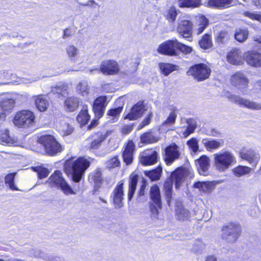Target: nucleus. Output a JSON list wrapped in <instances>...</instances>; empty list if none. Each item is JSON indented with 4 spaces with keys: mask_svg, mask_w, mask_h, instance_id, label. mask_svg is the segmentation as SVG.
<instances>
[{
    "mask_svg": "<svg viewBox=\"0 0 261 261\" xmlns=\"http://www.w3.org/2000/svg\"><path fill=\"white\" fill-rule=\"evenodd\" d=\"M90 165V162L85 156H79L76 159L71 157L65 161L64 171L67 175H71L72 181L77 183L81 180Z\"/></svg>",
    "mask_w": 261,
    "mask_h": 261,
    "instance_id": "nucleus-1",
    "label": "nucleus"
},
{
    "mask_svg": "<svg viewBox=\"0 0 261 261\" xmlns=\"http://www.w3.org/2000/svg\"><path fill=\"white\" fill-rule=\"evenodd\" d=\"M213 161L216 170L220 172L226 171L231 166L236 163L235 156L228 150L215 153Z\"/></svg>",
    "mask_w": 261,
    "mask_h": 261,
    "instance_id": "nucleus-2",
    "label": "nucleus"
},
{
    "mask_svg": "<svg viewBox=\"0 0 261 261\" xmlns=\"http://www.w3.org/2000/svg\"><path fill=\"white\" fill-rule=\"evenodd\" d=\"M46 183L51 188L60 189L66 195L75 194L59 170H55L48 177Z\"/></svg>",
    "mask_w": 261,
    "mask_h": 261,
    "instance_id": "nucleus-3",
    "label": "nucleus"
},
{
    "mask_svg": "<svg viewBox=\"0 0 261 261\" xmlns=\"http://www.w3.org/2000/svg\"><path fill=\"white\" fill-rule=\"evenodd\" d=\"M212 73L211 67L204 63H196L187 69L186 74L192 77L197 82H201L208 79Z\"/></svg>",
    "mask_w": 261,
    "mask_h": 261,
    "instance_id": "nucleus-4",
    "label": "nucleus"
},
{
    "mask_svg": "<svg viewBox=\"0 0 261 261\" xmlns=\"http://www.w3.org/2000/svg\"><path fill=\"white\" fill-rule=\"evenodd\" d=\"M38 142L43 147L45 154L49 156H55L64 150L55 137L51 135L41 136Z\"/></svg>",
    "mask_w": 261,
    "mask_h": 261,
    "instance_id": "nucleus-5",
    "label": "nucleus"
},
{
    "mask_svg": "<svg viewBox=\"0 0 261 261\" xmlns=\"http://www.w3.org/2000/svg\"><path fill=\"white\" fill-rule=\"evenodd\" d=\"M12 121L13 124L18 128H29L35 125L36 116L32 111L23 109L15 113Z\"/></svg>",
    "mask_w": 261,
    "mask_h": 261,
    "instance_id": "nucleus-6",
    "label": "nucleus"
},
{
    "mask_svg": "<svg viewBox=\"0 0 261 261\" xmlns=\"http://www.w3.org/2000/svg\"><path fill=\"white\" fill-rule=\"evenodd\" d=\"M149 196L150 199V201L149 203L150 211L153 217L158 218L159 210L162 208V203L160 190L156 184L150 187Z\"/></svg>",
    "mask_w": 261,
    "mask_h": 261,
    "instance_id": "nucleus-7",
    "label": "nucleus"
},
{
    "mask_svg": "<svg viewBox=\"0 0 261 261\" xmlns=\"http://www.w3.org/2000/svg\"><path fill=\"white\" fill-rule=\"evenodd\" d=\"M222 238L227 240L229 243H233L236 242L241 236L242 228L239 223L230 222L222 226Z\"/></svg>",
    "mask_w": 261,
    "mask_h": 261,
    "instance_id": "nucleus-8",
    "label": "nucleus"
},
{
    "mask_svg": "<svg viewBox=\"0 0 261 261\" xmlns=\"http://www.w3.org/2000/svg\"><path fill=\"white\" fill-rule=\"evenodd\" d=\"M177 39L176 38L168 40L163 42L158 47V52L162 55L168 56H176L178 55L177 51Z\"/></svg>",
    "mask_w": 261,
    "mask_h": 261,
    "instance_id": "nucleus-9",
    "label": "nucleus"
},
{
    "mask_svg": "<svg viewBox=\"0 0 261 261\" xmlns=\"http://www.w3.org/2000/svg\"><path fill=\"white\" fill-rule=\"evenodd\" d=\"M99 70L104 75H114L119 73L120 67L116 60L109 59L101 62Z\"/></svg>",
    "mask_w": 261,
    "mask_h": 261,
    "instance_id": "nucleus-10",
    "label": "nucleus"
},
{
    "mask_svg": "<svg viewBox=\"0 0 261 261\" xmlns=\"http://www.w3.org/2000/svg\"><path fill=\"white\" fill-rule=\"evenodd\" d=\"M146 110L144 100H140L134 105L129 112L123 115V119L134 121L142 117Z\"/></svg>",
    "mask_w": 261,
    "mask_h": 261,
    "instance_id": "nucleus-11",
    "label": "nucleus"
},
{
    "mask_svg": "<svg viewBox=\"0 0 261 261\" xmlns=\"http://www.w3.org/2000/svg\"><path fill=\"white\" fill-rule=\"evenodd\" d=\"M108 103L106 95L97 97L92 104V110L94 116L98 118H101L104 115Z\"/></svg>",
    "mask_w": 261,
    "mask_h": 261,
    "instance_id": "nucleus-12",
    "label": "nucleus"
},
{
    "mask_svg": "<svg viewBox=\"0 0 261 261\" xmlns=\"http://www.w3.org/2000/svg\"><path fill=\"white\" fill-rule=\"evenodd\" d=\"M193 23L190 20L184 19L179 21L176 27L177 33L182 38L192 40Z\"/></svg>",
    "mask_w": 261,
    "mask_h": 261,
    "instance_id": "nucleus-13",
    "label": "nucleus"
},
{
    "mask_svg": "<svg viewBox=\"0 0 261 261\" xmlns=\"http://www.w3.org/2000/svg\"><path fill=\"white\" fill-rule=\"evenodd\" d=\"M249 80L241 71L236 72L230 77V85L238 90L246 89L248 87Z\"/></svg>",
    "mask_w": 261,
    "mask_h": 261,
    "instance_id": "nucleus-14",
    "label": "nucleus"
},
{
    "mask_svg": "<svg viewBox=\"0 0 261 261\" xmlns=\"http://www.w3.org/2000/svg\"><path fill=\"white\" fill-rule=\"evenodd\" d=\"M228 98L232 102L239 105L240 107L253 110H261V104L256 102L250 101L247 99L242 98L234 94H230Z\"/></svg>",
    "mask_w": 261,
    "mask_h": 261,
    "instance_id": "nucleus-15",
    "label": "nucleus"
},
{
    "mask_svg": "<svg viewBox=\"0 0 261 261\" xmlns=\"http://www.w3.org/2000/svg\"><path fill=\"white\" fill-rule=\"evenodd\" d=\"M192 170L184 167H177L173 171L170 175L172 180L175 181V186L176 189L178 188L184 181L185 178L191 174Z\"/></svg>",
    "mask_w": 261,
    "mask_h": 261,
    "instance_id": "nucleus-16",
    "label": "nucleus"
},
{
    "mask_svg": "<svg viewBox=\"0 0 261 261\" xmlns=\"http://www.w3.org/2000/svg\"><path fill=\"white\" fill-rule=\"evenodd\" d=\"M179 156L178 147L175 143H171L165 148L164 160L167 165L172 164Z\"/></svg>",
    "mask_w": 261,
    "mask_h": 261,
    "instance_id": "nucleus-17",
    "label": "nucleus"
},
{
    "mask_svg": "<svg viewBox=\"0 0 261 261\" xmlns=\"http://www.w3.org/2000/svg\"><path fill=\"white\" fill-rule=\"evenodd\" d=\"M135 151V144L133 140H128L124 144L123 150L122 151L123 162L125 165L128 166L132 164L134 160V155Z\"/></svg>",
    "mask_w": 261,
    "mask_h": 261,
    "instance_id": "nucleus-18",
    "label": "nucleus"
},
{
    "mask_svg": "<svg viewBox=\"0 0 261 261\" xmlns=\"http://www.w3.org/2000/svg\"><path fill=\"white\" fill-rule=\"evenodd\" d=\"M123 183L121 182L116 185L111 195L113 203L116 207L120 208L123 206Z\"/></svg>",
    "mask_w": 261,
    "mask_h": 261,
    "instance_id": "nucleus-19",
    "label": "nucleus"
},
{
    "mask_svg": "<svg viewBox=\"0 0 261 261\" xmlns=\"http://www.w3.org/2000/svg\"><path fill=\"white\" fill-rule=\"evenodd\" d=\"M227 61L231 64L242 65L243 63V57L241 50L238 48H232L227 54Z\"/></svg>",
    "mask_w": 261,
    "mask_h": 261,
    "instance_id": "nucleus-20",
    "label": "nucleus"
},
{
    "mask_svg": "<svg viewBox=\"0 0 261 261\" xmlns=\"http://www.w3.org/2000/svg\"><path fill=\"white\" fill-rule=\"evenodd\" d=\"M210 159L205 155H201L195 161L198 173L201 175L206 176L210 166Z\"/></svg>",
    "mask_w": 261,
    "mask_h": 261,
    "instance_id": "nucleus-21",
    "label": "nucleus"
},
{
    "mask_svg": "<svg viewBox=\"0 0 261 261\" xmlns=\"http://www.w3.org/2000/svg\"><path fill=\"white\" fill-rule=\"evenodd\" d=\"M247 63L254 67H261V54L256 51L249 50L244 54Z\"/></svg>",
    "mask_w": 261,
    "mask_h": 261,
    "instance_id": "nucleus-22",
    "label": "nucleus"
},
{
    "mask_svg": "<svg viewBox=\"0 0 261 261\" xmlns=\"http://www.w3.org/2000/svg\"><path fill=\"white\" fill-rule=\"evenodd\" d=\"M81 104V99L75 96H68L64 101V109L68 112H73L76 111Z\"/></svg>",
    "mask_w": 261,
    "mask_h": 261,
    "instance_id": "nucleus-23",
    "label": "nucleus"
},
{
    "mask_svg": "<svg viewBox=\"0 0 261 261\" xmlns=\"http://www.w3.org/2000/svg\"><path fill=\"white\" fill-rule=\"evenodd\" d=\"M239 157L249 164H254L255 166L258 162V158L256 156L255 151L252 149H242L239 152Z\"/></svg>",
    "mask_w": 261,
    "mask_h": 261,
    "instance_id": "nucleus-24",
    "label": "nucleus"
},
{
    "mask_svg": "<svg viewBox=\"0 0 261 261\" xmlns=\"http://www.w3.org/2000/svg\"><path fill=\"white\" fill-rule=\"evenodd\" d=\"M138 180L139 175L137 174L132 173L130 174L128 178V191L127 193L128 201H130L134 196Z\"/></svg>",
    "mask_w": 261,
    "mask_h": 261,
    "instance_id": "nucleus-25",
    "label": "nucleus"
},
{
    "mask_svg": "<svg viewBox=\"0 0 261 261\" xmlns=\"http://www.w3.org/2000/svg\"><path fill=\"white\" fill-rule=\"evenodd\" d=\"M193 187L198 189L199 190L203 193L210 194L215 188V184L213 181H196Z\"/></svg>",
    "mask_w": 261,
    "mask_h": 261,
    "instance_id": "nucleus-26",
    "label": "nucleus"
},
{
    "mask_svg": "<svg viewBox=\"0 0 261 261\" xmlns=\"http://www.w3.org/2000/svg\"><path fill=\"white\" fill-rule=\"evenodd\" d=\"M233 0H207V6L218 9H223L229 7Z\"/></svg>",
    "mask_w": 261,
    "mask_h": 261,
    "instance_id": "nucleus-27",
    "label": "nucleus"
},
{
    "mask_svg": "<svg viewBox=\"0 0 261 261\" xmlns=\"http://www.w3.org/2000/svg\"><path fill=\"white\" fill-rule=\"evenodd\" d=\"M90 118L88 106L84 105L76 116V121L81 126H84L88 123Z\"/></svg>",
    "mask_w": 261,
    "mask_h": 261,
    "instance_id": "nucleus-28",
    "label": "nucleus"
},
{
    "mask_svg": "<svg viewBox=\"0 0 261 261\" xmlns=\"http://www.w3.org/2000/svg\"><path fill=\"white\" fill-rule=\"evenodd\" d=\"M91 137L92 140L89 144V148L90 150H95L99 148L102 142L106 139L107 136L98 132Z\"/></svg>",
    "mask_w": 261,
    "mask_h": 261,
    "instance_id": "nucleus-29",
    "label": "nucleus"
},
{
    "mask_svg": "<svg viewBox=\"0 0 261 261\" xmlns=\"http://www.w3.org/2000/svg\"><path fill=\"white\" fill-rule=\"evenodd\" d=\"M214 39L218 45L224 44L230 39V36L228 31L223 29L215 34Z\"/></svg>",
    "mask_w": 261,
    "mask_h": 261,
    "instance_id": "nucleus-30",
    "label": "nucleus"
},
{
    "mask_svg": "<svg viewBox=\"0 0 261 261\" xmlns=\"http://www.w3.org/2000/svg\"><path fill=\"white\" fill-rule=\"evenodd\" d=\"M33 99L34 104L39 111L44 112L47 110L49 105L48 101L42 94L34 96Z\"/></svg>",
    "mask_w": 261,
    "mask_h": 261,
    "instance_id": "nucleus-31",
    "label": "nucleus"
},
{
    "mask_svg": "<svg viewBox=\"0 0 261 261\" xmlns=\"http://www.w3.org/2000/svg\"><path fill=\"white\" fill-rule=\"evenodd\" d=\"M209 24V20L204 15H199L197 20V28L195 31L196 35L199 36L201 34Z\"/></svg>",
    "mask_w": 261,
    "mask_h": 261,
    "instance_id": "nucleus-32",
    "label": "nucleus"
},
{
    "mask_svg": "<svg viewBox=\"0 0 261 261\" xmlns=\"http://www.w3.org/2000/svg\"><path fill=\"white\" fill-rule=\"evenodd\" d=\"M200 47L203 49H207L213 46L212 35L211 33H204L198 41Z\"/></svg>",
    "mask_w": 261,
    "mask_h": 261,
    "instance_id": "nucleus-33",
    "label": "nucleus"
},
{
    "mask_svg": "<svg viewBox=\"0 0 261 261\" xmlns=\"http://www.w3.org/2000/svg\"><path fill=\"white\" fill-rule=\"evenodd\" d=\"M158 153L153 150L149 154L142 156L140 162L144 166H150L155 164L158 161Z\"/></svg>",
    "mask_w": 261,
    "mask_h": 261,
    "instance_id": "nucleus-34",
    "label": "nucleus"
},
{
    "mask_svg": "<svg viewBox=\"0 0 261 261\" xmlns=\"http://www.w3.org/2000/svg\"><path fill=\"white\" fill-rule=\"evenodd\" d=\"M161 72L165 76H168L171 72L178 70V66L170 63H160L159 64Z\"/></svg>",
    "mask_w": 261,
    "mask_h": 261,
    "instance_id": "nucleus-35",
    "label": "nucleus"
},
{
    "mask_svg": "<svg viewBox=\"0 0 261 261\" xmlns=\"http://www.w3.org/2000/svg\"><path fill=\"white\" fill-rule=\"evenodd\" d=\"M178 6L180 8H196L202 5V0H177Z\"/></svg>",
    "mask_w": 261,
    "mask_h": 261,
    "instance_id": "nucleus-36",
    "label": "nucleus"
},
{
    "mask_svg": "<svg viewBox=\"0 0 261 261\" xmlns=\"http://www.w3.org/2000/svg\"><path fill=\"white\" fill-rule=\"evenodd\" d=\"M176 118L177 114L174 111L171 112L166 119L162 123L161 127L167 130H173V129H170V127L175 124Z\"/></svg>",
    "mask_w": 261,
    "mask_h": 261,
    "instance_id": "nucleus-37",
    "label": "nucleus"
},
{
    "mask_svg": "<svg viewBox=\"0 0 261 261\" xmlns=\"http://www.w3.org/2000/svg\"><path fill=\"white\" fill-rule=\"evenodd\" d=\"M173 181L171 179L166 180L163 185V191L168 204L169 205L172 198Z\"/></svg>",
    "mask_w": 261,
    "mask_h": 261,
    "instance_id": "nucleus-38",
    "label": "nucleus"
},
{
    "mask_svg": "<svg viewBox=\"0 0 261 261\" xmlns=\"http://www.w3.org/2000/svg\"><path fill=\"white\" fill-rule=\"evenodd\" d=\"M203 144L207 150L211 151L219 148L223 144V140L221 142L215 139H203Z\"/></svg>",
    "mask_w": 261,
    "mask_h": 261,
    "instance_id": "nucleus-39",
    "label": "nucleus"
},
{
    "mask_svg": "<svg viewBox=\"0 0 261 261\" xmlns=\"http://www.w3.org/2000/svg\"><path fill=\"white\" fill-rule=\"evenodd\" d=\"M91 178L94 184V187L98 189L101 187L103 181L102 172L100 168L96 169L91 174Z\"/></svg>",
    "mask_w": 261,
    "mask_h": 261,
    "instance_id": "nucleus-40",
    "label": "nucleus"
},
{
    "mask_svg": "<svg viewBox=\"0 0 261 261\" xmlns=\"http://www.w3.org/2000/svg\"><path fill=\"white\" fill-rule=\"evenodd\" d=\"M249 32L247 28H238L236 29L234 34V39L239 42H244L248 38Z\"/></svg>",
    "mask_w": 261,
    "mask_h": 261,
    "instance_id": "nucleus-41",
    "label": "nucleus"
},
{
    "mask_svg": "<svg viewBox=\"0 0 261 261\" xmlns=\"http://www.w3.org/2000/svg\"><path fill=\"white\" fill-rule=\"evenodd\" d=\"M31 169L34 172L37 173L38 178L42 179L47 177L49 174V170L46 167L42 165L33 166Z\"/></svg>",
    "mask_w": 261,
    "mask_h": 261,
    "instance_id": "nucleus-42",
    "label": "nucleus"
},
{
    "mask_svg": "<svg viewBox=\"0 0 261 261\" xmlns=\"http://www.w3.org/2000/svg\"><path fill=\"white\" fill-rule=\"evenodd\" d=\"M16 172L8 173L5 177V183L12 191H19V189L15 185V177Z\"/></svg>",
    "mask_w": 261,
    "mask_h": 261,
    "instance_id": "nucleus-43",
    "label": "nucleus"
},
{
    "mask_svg": "<svg viewBox=\"0 0 261 261\" xmlns=\"http://www.w3.org/2000/svg\"><path fill=\"white\" fill-rule=\"evenodd\" d=\"M15 105V101L12 98H4L0 102V109L6 113L10 112Z\"/></svg>",
    "mask_w": 261,
    "mask_h": 261,
    "instance_id": "nucleus-44",
    "label": "nucleus"
},
{
    "mask_svg": "<svg viewBox=\"0 0 261 261\" xmlns=\"http://www.w3.org/2000/svg\"><path fill=\"white\" fill-rule=\"evenodd\" d=\"M77 93L82 96H87L90 93V87L85 82H80L76 86Z\"/></svg>",
    "mask_w": 261,
    "mask_h": 261,
    "instance_id": "nucleus-45",
    "label": "nucleus"
},
{
    "mask_svg": "<svg viewBox=\"0 0 261 261\" xmlns=\"http://www.w3.org/2000/svg\"><path fill=\"white\" fill-rule=\"evenodd\" d=\"M140 140L143 144H149L156 143L158 139L152 135L151 132L148 131L141 134Z\"/></svg>",
    "mask_w": 261,
    "mask_h": 261,
    "instance_id": "nucleus-46",
    "label": "nucleus"
},
{
    "mask_svg": "<svg viewBox=\"0 0 261 261\" xmlns=\"http://www.w3.org/2000/svg\"><path fill=\"white\" fill-rule=\"evenodd\" d=\"M251 168L246 166L238 165L232 170L233 174L236 177H241L250 173Z\"/></svg>",
    "mask_w": 261,
    "mask_h": 261,
    "instance_id": "nucleus-47",
    "label": "nucleus"
},
{
    "mask_svg": "<svg viewBox=\"0 0 261 261\" xmlns=\"http://www.w3.org/2000/svg\"><path fill=\"white\" fill-rule=\"evenodd\" d=\"M122 110V106L118 107L115 108H111L107 111V115L111 118L113 122H115L118 120Z\"/></svg>",
    "mask_w": 261,
    "mask_h": 261,
    "instance_id": "nucleus-48",
    "label": "nucleus"
},
{
    "mask_svg": "<svg viewBox=\"0 0 261 261\" xmlns=\"http://www.w3.org/2000/svg\"><path fill=\"white\" fill-rule=\"evenodd\" d=\"M177 16V10L174 6H171L169 8L165 15L166 19L171 22H174L175 21Z\"/></svg>",
    "mask_w": 261,
    "mask_h": 261,
    "instance_id": "nucleus-49",
    "label": "nucleus"
},
{
    "mask_svg": "<svg viewBox=\"0 0 261 261\" xmlns=\"http://www.w3.org/2000/svg\"><path fill=\"white\" fill-rule=\"evenodd\" d=\"M162 172V168L160 166H159L155 169L149 171L147 175L152 181H155L160 178Z\"/></svg>",
    "mask_w": 261,
    "mask_h": 261,
    "instance_id": "nucleus-50",
    "label": "nucleus"
},
{
    "mask_svg": "<svg viewBox=\"0 0 261 261\" xmlns=\"http://www.w3.org/2000/svg\"><path fill=\"white\" fill-rule=\"evenodd\" d=\"M107 167L109 169H113L119 167L121 165L120 161L118 155L111 158L107 162Z\"/></svg>",
    "mask_w": 261,
    "mask_h": 261,
    "instance_id": "nucleus-51",
    "label": "nucleus"
},
{
    "mask_svg": "<svg viewBox=\"0 0 261 261\" xmlns=\"http://www.w3.org/2000/svg\"><path fill=\"white\" fill-rule=\"evenodd\" d=\"M192 51L193 48L191 46L183 44L177 40V51L178 53L181 52L184 54L187 55L192 53Z\"/></svg>",
    "mask_w": 261,
    "mask_h": 261,
    "instance_id": "nucleus-52",
    "label": "nucleus"
},
{
    "mask_svg": "<svg viewBox=\"0 0 261 261\" xmlns=\"http://www.w3.org/2000/svg\"><path fill=\"white\" fill-rule=\"evenodd\" d=\"M243 15L249 18L252 20H256L261 22V13L252 12L250 11H245L243 12Z\"/></svg>",
    "mask_w": 261,
    "mask_h": 261,
    "instance_id": "nucleus-53",
    "label": "nucleus"
},
{
    "mask_svg": "<svg viewBox=\"0 0 261 261\" xmlns=\"http://www.w3.org/2000/svg\"><path fill=\"white\" fill-rule=\"evenodd\" d=\"M68 87L67 84H62L59 86H57L55 87V93L57 94L58 97L63 96V94L67 93Z\"/></svg>",
    "mask_w": 261,
    "mask_h": 261,
    "instance_id": "nucleus-54",
    "label": "nucleus"
},
{
    "mask_svg": "<svg viewBox=\"0 0 261 261\" xmlns=\"http://www.w3.org/2000/svg\"><path fill=\"white\" fill-rule=\"evenodd\" d=\"M60 132L63 136H68L73 132V128L69 123H65L61 126Z\"/></svg>",
    "mask_w": 261,
    "mask_h": 261,
    "instance_id": "nucleus-55",
    "label": "nucleus"
},
{
    "mask_svg": "<svg viewBox=\"0 0 261 261\" xmlns=\"http://www.w3.org/2000/svg\"><path fill=\"white\" fill-rule=\"evenodd\" d=\"M153 117V114L152 112H150L147 113L144 119L141 122V123L139 125L138 129H140L143 128L144 127L148 125L151 121Z\"/></svg>",
    "mask_w": 261,
    "mask_h": 261,
    "instance_id": "nucleus-56",
    "label": "nucleus"
},
{
    "mask_svg": "<svg viewBox=\"0 0 261 261\" xmlns=\"http://www.w3.org/2000/svg\"><path fill=\"white\" fill-rule=\"evenodd\" d=\"M187 144L194 152H196L199 148L198 141L195 138H192L187 141Z\"/></svg>",
    "mask_w": 261,
    "mask_h": 261,
    "instance_id": "nucleus-57",
    "label": "nucleus"
},
{
    "mask_svg": "<svg viewBox=\"0 0 261 261\" xmlns=\"http://www.w3.org/2000/svg\"><path fill=\"white\" fill-rule=\"evenodd\" d=\"M66 51L70 58L74 57L77 54V49L73 45H69L66 48Z\"/></svg>",
    "mask_w": 261,
    "mask_h": 261,
    "instance_id": "nucleus-58",
    "label": "nucleus"
},
{
    "mask_svg": "<svg viewBox=\"0 0 261 261\" xmlns=\"http://www.w3.org/2000/svg\"><path fill=\"white\" fill-rule=\"evenodd\" d=\"M133 124H125L121 128L120 132L123 135H127L133 130Z\"/></svg>",
    "mask_w": 261,
    "mask_h": 261,
    "instance_id": "nucleus-59",
    "label": "nucleus"
},
{
    "mask_svg": "<svg viewBox=\"0 0 261 261\" xmlns=\"http://www.w3.org/2000/svg\"><path fill=\"white\" fill-rule=\"evenodd\" d=\"M196 128V126L194 125H188L185 132L183 133L184 137L186 138L188 137L190 134L194 133Z\"/></svg>",
    "mask_w": 261,
    "mask_h": 261,
    "instance_id": "nucleus-60",
    "label": "nucleus"
},
{
    "mask_svg": "<svg viewBox=\"0 0 261 261\" xmlns=\"http://www.w3.org/2000/svg\"><path fill=\"white\" fill-rule=\"evenodd\" d=\"M253 89L255 93L261 92V80H258L253 84Z\"/></svg>",
    "mask_w": 261,
    "mask_h": 261,
    "instance_id": "nucleus-61",
    "label": "nucleus"
},
{
    "mask_svg": "<svg viewBox=\"0 0 261 261\" xmlns=\"http://www.w3.org/2000/svg\"><path fill=\"white\" fill-rule=\"evenodd\" d=\"M100 118H98L94 116V118L92 120L91 123L88 125V128L90 129L94 127H95L96 126H97L98 124V120Z\"/></svg>",
    "mask_w": 261,
    "mask_h": 261,
    "instance_id": "nucleus-62",
    "label": "nucleus"
},
{
    "mask_svg": "<svg viewBox=\"0 0 261 261\" xmlns=\"http://www.w3.org/2000/svg\"><path fill=\"white\" fill-rule=\"evenodd\" d=\"M146 188V185L145 184H143L141 185L139 191H138V196H143L145 194V190Z\"/></svg>",
    "mask_w": 261,
    "mask_h": 261,
    "instance_id": "nucleus-63",
    "label": "nucleus"
},
{
    "mask_svg": "<svg viewBox=\"0 0 261 261\" xmlns=\"http://www.w3.org/2000/svg\"><path fill=\"white\" fill-rule=\"evenodd\" d=\"M205 261H218L217 257L214 255H209L206 256Z\"/></svg>",
    "mask_w": 261,
    "mask_h": 261,
    "instance_id": "nucleus-64",
    "label": "nucleus"
}]
</instances>
